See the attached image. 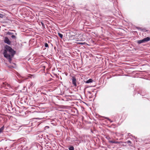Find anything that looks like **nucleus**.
<instances>
[{
    "mask_svg": "<svg viewBox=\"0 0 150 150\" xmlns=\"http://www.w3.org/2000/svg\"><path fill=\"white\" fill-rule=\"evenodd\" d=\"M4 84L5 85V88L9 89L11 88L10 85L8 83H4Z\"/></svg>",
    "mask_w": 150,
    "mask_h": 150,
    "instance_id": "4",
    "label": "nucleus"
},
{
    "mask_svg": "<svg viewBox=\"0 0 150 150\" xmlns=\"http://www.w3.org/2000/svg\"><path fill=\"white\" fill-rule=\"evenodd\" d=\"M109 142L114 144H119L120 142H116L115 141H112L111 140H109Z\"/></svg>",
    "mask_w": 150,
    "mask_h": 150,
    "instance_id": "6",
    "label": "nucleus"
},
{
    "mask_svg": "<svg viewBox=\"0 0 150 150\" xmlns=\"http://www.w3.org/2000/svg\"><path fill=\"white\" fill-rule=\"evenodd\" d=\"M16 51L11 47L7 45L5 46L3 54L4 57L8 60L10 63H11L12 59Z\"/></svg>",
    "mask_w": 150,
    "mask_h": 150,
    "instance_id": "1",
    "label": "nucleus"
},
{
    "mask_svg": "<svg viewBox=\"0 0 150 150\" xmlns=\"http://www.w3.org/2000/svg\"><path fill=\"white\" fill-rule=\"evenodd\" d=\"M4 41L5 43L8 45H11V41H10L8 38L6 37H5Z\"/></svg>",
    "mask_w": 150,
    "mask_h": 150,
    "instance_id": "2",
    "label": "nucleus"
},
{
    "mask_svg": "<svg viewBox=\"0 0 150 150\" xmlns=\"http://www.w3.org/2000/svg\"><path fill=\"white\" fill-rule=\"evenodd\" d=\"M44 46L45 47H48V44L46 43L45 44Z\"/></svg>",
    "mask_w": 150,
    "mask_h": 150,
    "instance_id": "15",
    "label": "nucleus"
},
{
    "mask_svg": "<svg viewBox=\"0 0 150 150\" xmlns=\"http://www.w3.org/2000/svg\"><path fill=\"white\" fill-rule=\"evenodd\" d=\"M143 39L144 43H145L148 42L150 40V38L149 37H147L144 38Z\"/></svg>",
    "mask_w": 150,
    "mask_h": 150,
    "instance_id": "5",
    "label": "nucleus"
},
{
    "mask_svg": "<svg viewBox=\"0 0 150 150\" xmlns=\"http://www.w3.org/2000/svg\"><path fill=\"white\" fill-rule=\"evenodd\" d=\"M76 79L74 77H73L72 79V83L75 86H76Z\"/></svg>",
    "mask_w": 150,
    "mask_h": 150,
    "instance_id": "3",
    "label": "nucleus"
},
{
    "mask_svg": "<svg viewBox=\"0 0 150 150\" xmlns=\"http://www.w3.org/2000/svg\"><path fill=\"white\" fill-rule=\"evenodd\" d=\"M142 43H144L143 39L142 40H139L137 41V43L138 44H141Z\"/></svg>",
    "mask_w": 150,
    "mask_h": 150,
    "instance_id": "8",
    "label": "nucleus"
},
{
    "mask_svg": "<svg viewBox=\"0 0 150 150\" xmlns=\"http://www.w3.org/2000/svg\"><path fill=\"white\" fill-rule=\"evenodd\" d=\"M11 37L13 39H16V37L15 36V35H12Z\"/></svg>",
    "mask_w": 150,
    "mask_h": 150,
    "instance_id": "13",
    "label": "nucleus"
},
{
    "mask_svg": "<svg viewBox=\"0 0 150 150\" xmlns=\"http://www.w3.org/2000/svg\"><path fill=\"white\" fill-rule=\"evenodd\" d=\"M41 24H42V26H44V24L42 22H41Z\"/></svg>",
    "mask_w": 150,
    "mask_h": 150,
    "instance_id": "18",
    "label": "nucleus"
},
{
    "mask_svg": "<svg viewBox=\"0 0 150 150\" xmlns=\"http://www.w3.org/2000/svg\"><path fill=\"white\" fill-rule=\"evenodd\" d=\"M58 35L61 38H63V35L62 34H61L59 33H58Z\"/></svg>",
    "mask_w": 150,
    "mask_h": 150,
    "instance_id": "11",
    "label": "nucleus"
},
{
    "mask_svg": "<svg viewBox=\"0 0 150 150\" xmlns=\"http://www.w3.org/2000/svg\"><path fill=\"white\" fill-rule=\"evenodd\" d=\"M126 143H127V144H129V145L130 146H132L131 144L132 142L131 141L129 140H128L126 142Z\"/></svg>",
    "mask_w": 150,
    "mask_h": 150,
    "instance_id": "9",
    "label": "nucleus"
},
{
    "mask_svg": "<svg viewBox=\"0 0 150 150\" xmlns=\"http://www.w3.org/2000/svg\"><path fill=\"white\" fill-rule=\"evenodd\" d=\"M4 129L3 127H2L0 128V134L2 132Z\"/></svg>",
    "mask_w": 150,
    "mask_h": 150,
    "instance_id": "14",
    "label": "nucleus"
},
{
    "mask_svg": "<svg viewBox=\"0 0 150 150\" xmlns=\"http://www.w3.org/2000/svg\"><path fill=\"white\" fill-rule=\"evenodd\" d=\"M93 81V80L92 79H89V80H88L87 81H86V83H91Z\"/></svg>",
    "mask_w": 150,
    "mask_h": 150,
    "instance_id": "7",
    "label": "nucleus"
},
{
    "mask_svg": "<svg viewBox=\"0 0 150 150\" xmlns=\"http://www.w3.org/2000/svg\"><path fill=\"white\" fill-rule=\"evenodd\" d=\"M105 138L108 140H110V139H111V138L109 136H107Z\"/></svg>",
    "mask_w": 150,
    "mask_h": 150,
    "instance_id": "12",
    "label": "nucleus"
},
{
    "mask_svg": "<svg viewBox=\"0 0 150 150\" xmlns=\"http://www.w3.org/2000/svg\"><path fill=\"white\" fill-rule=\"evenodd\" d=\"M129 134H130V133H128V135H129Z\"/></svg>",
    "mask_w": 150,
    "mask_h": 150,
    "instance_id": "20",
    "label": "nucleus"
},
{
    "mask_svg": "<svg viewBox=\"0 0 150 150\" xmlns=\"http://www.w3.org/2000/svg\"><path fill=\"white\" fill-rule=\"evenodd\" d=\"M4 16L3 15L1 14H0V18H2L4 17Z\"/></svg>",
    "mask_w": 150,
    "mask_h": 150,
    "instance_id": "16",
    "label": "nucleus"
},
{
    "mask_svg": "<svg viewBox=\"0 0 150 150\" xmlns=\"http://www.w3.org/2000/svg\"><path fill=\"white\" fill-rule=\"evenodd\" d=\"M46 127H47V128H48V127L49 128V127H48V126H46Z\"/></svg>",
    "mask_w": 150,
    "mask_h": 150,
    "instance_id": "19",
    "label": "nucleus"
},
{
    "mask_svg": "<svg viewBox=\"0 0 150 150\" xmlns=\"http://www.w3.org/2000/svg\"><path fill=\"white\" fill-rule=\"evenodd\" d=\"M69 150H74V148L73 146H71L69 148Z\"/></svg>",
    "mask_w": 150,
    "mask_h": 150,
    "instance_id": "10",
    "label": "nucleus"
},
{
    "mask_svg": "<svg viewBox=\"0 0 150 150\" xmlns=\"http://www.w3.org/2000/svg\"><path fill=\"white\" fill-rule=\"evenodd\" d=\"M9 35H11L13 34V33H11V32H8V33H7Z\"/></svg>",
    "mask_w": 150,
    "mask_h": 150,
    "instance_id": "17",
    "label": "nucleus"
}]
</instances>
